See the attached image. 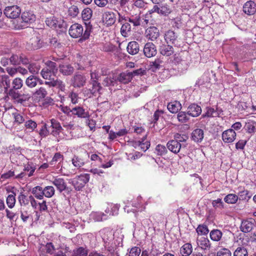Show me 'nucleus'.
<instances>
[{"label": "nucleus", "instance_id": "f257e3e1", "mask_svg": "<svg viewBox=\"0 0 256 256\" xmlns=\"http://www.w3.org/2000/svg\"><path fill=\"white\" fill-rule=\"evenodd\" d=\"M92 15V10L89 8H85L82 12V18L85 22L86 30L84 33L83 38L84 39H88L92 28L90 20Z\"/></svg>", "mask_w": 256, "mask_h": 256}, {"label": "nucleus", "instance_id": "f03ea898", "mask_svg": "<svg viewBox=\"0 0 256 256\" xmlns=\"http://www.w3.org/2000/svg\"><path fill=\"white\" fill-rule=\"evenodd\" d=\"M90 180V174H86L76 176L72 180L71 184L74 186L75 190H82L86 184Z\"/></svg>", "mask_w": 256, "mask_h": 256}, {"label": "nucleus", "instance_id": "7ed1b4c3", "mask_svg": "<svg viewBox=\"0 0 256 256\" xmlns=\"http://www.w3.org/2000/svg\"><path fill=\"white\" fill-rule=\"evenodd\" d=\"M46 23L49 27L54 29H60L62 32L66 29V24L64 20L61 19L58 20L54 16L47 18Z\"/></svg>", "mask_w": 256, "mask_h": 256}, {"label": "nucleus", "instance_id": "20e7f679", "mask_svg": "<svg viewBox=\"0 0 256 256\" xmlns=\"http://www.w3.org/2000/svg\"><path fill=\"white\" fill-rule=\"evenodd\" d=\"M42 44L40 34H34L27 42L26 48L28 50H36L42 47Z\"/></svg>", "mask_w": 256, "mask_h": 256}, {"label": "nucleus", "instance_id": "39448f33", "mask_svg": "<svg viewBox=\"0 0 256 256\" xmlns=\"http://www.w3.org/2000/svg\"><path fill=\"white\" fill-rule=\"evenodd\" d=\"M4 13L7 18L14 19L20 16L21 9L18 6H8L6 7Z\"/></svg>", "mask_w": 256, "mask_h": 256}, {"label": "nucleus", "instance_id": "423d86ee", "mask_svg": "<svg viewBox=\"0 0 256 256\" xmlns=\"http://www.w3.org/2000/svg\"><path fill=\"white\" fill-rule=\"evenodd\" d=\"M86 81L84 75L80 74H75L71 78V85L76 88H80L84 86Z\"/></svg>", "mask_w": 256, "mask_h": 256}, {"label": "nucleus", "instance_id": "0eeeda50", "mask_svg": "<svg viewBox=\"0 0 256 256\" xmlns=\"http://www.w3.org/2000/svg\"><path fill=\"white\" fill-rule=\"evenodd\" d=\"M83 32L82 26L77 23L72 24L69 29V34L72 37L77 38L82 36V39L86 40L83 38Z\"/></svg>", "mask_w": 256, "mask_h": 256}, {"label": "nucleus", "instance_id": "6e6552de", "mask_svg": "<svg viewBox=\"0 0 256 256\" xmlns=\"http://www.w3.org/2000/svg\"><path fill=\"white\" fill-rule=\"evenodd\" d=\"M116 19V15L112 12L106 11L102 15V20L108 26L114 24Z\"/></svg>", "mask_w": 256, "mask_h": 256}, {"label": "nucleus", "instance_id": "1a4fd4ad", "mask_svg": "<svg viewBox=\"0 0 256 256\" xmlns=\"http://www.w3.org/2000/svg\"><path fill=\"white\" fill-rule=\"evenodd\" d=\"M144 54L148 58L154 56L157 54L156 46L152 42H147L144 48Z\"/></svg>", "mask_w": 256, "mask_h": 256}, {"label": "nucleus", "instance_id": "9d476101", "mask_svg": "<svg viewBox=\"0 0 256 256\" xmlns=\"http://www.w3.org/2000/svg\"><path fill=\"white\" fill-rule=\"evenodd\" d=\"M187 114L192 117H197L202 113V108L198 104L193 103L189 105L187 108Z\"/></svg>", "mask_w": 256, "mask_h": 256}, {"label": "nucleus", "instance_id": "9b49d317", "mask_svg": "<svg viewBox=\"0 0 256 256\" xmlns=\"http://www.w3.org/2000/svg\"><path fill=\"white\" fill-rule=\"evenodd\" d=\"M178 34L174 31L169 30L166 32L164 35L166 42L168 44H172L174 46L178 45Z\"/></svg>", "mask_w": 256, "mask_h": 256}, {"label": "nucleus", "instance_id": "f8f14e48", "mask_svg": "<svg viewBox=\"0 0 256 256\" xmlns=\"http://www.w3.org/2000/svg\"><path fill=\"white\" fill-rule=\"evenodd\" d=\"M236 138V133L232 128L227 130L222 134V139L224 142L231 143Z\"/></svg>", "mask_w": 256, "mask_h": 256}, {"label": "nucleus", "instance_id": "ddd939ff", "mask_svg": "<svg viewBox=\"0 0 256 256\" xmlns=\"http://www.w3.org/2000/svg\"><path fill=\"white\" fill-rule=\"evenodd\" d=\"M167 148L174 154H178L180 152L182 146L186 147V145H182L180 143L174 140L168 141L166 144Z\"/></svg>", "mask_w": 256, "mask_h": 256}, {"label": "nucleus", "instance_id": "4468645a", "mask_svg": "<svg viewBox=\"0 0 256 256\" xmlns=\"http://www.w3.org/2000/svg\"><path fill=\"white\" fill-rule=\"evenodd\" d=\"M242 8L244 12L251 16L256 12V4L254 1L248 0L244 4Z\"/></svg>", "mask_w": 256, "mask_h": 256}, {"label": "nucleus", "instance_id": "2eb2a0df", "mask_svg": "<svg viewBox=\"0 0 256 256\" xmlns=\"http://www.w3.org/2000/svg\"><path fill=\"white\" fill-rule=\"evenodd\" d=\"M21 18L22 22L30 24L36 21V16L32 11L26 10L22 14Z\"/></svg>", "mask_w": 256, "mask_h": 256}, {"label": "nucleus", "instance_id": "dca6fc26", "mask_svg": "<svg viewBox=\"0 0 256 256\" xmlns=\"http://www.w3.org/2000/svg\"><path fill=\"white\" fill-rule=\"evenodd\" d=\"M58 70L63 76H68L72 75L74 71V68L70 64H62L58 66Z\"/></svg>", "mask_w": 256, "mask_h": 256}, {"label": "nucleus", "instance_id": "f3484780", "mask_svg": "<svg viewBox=\"0 0 256 256\" xmlns=\"http://www.w3.org/2000/svg\"><path fill=\"white\" fill-rule=\"evenodd\" d=\"M23 86L22 80L19 78H16L14 79L12 82V87L9 90L8 96L13 94V92H16L18 90L21 88Z\"/></svg>", "mask_w": 256, "mask_h": 256}, {"label": "nucleus", "instance_id": "a211bd4d", "mask_svg": "<svg viewBox=\"0 0 256 256\" xmlns=\"http://www.w3.org/2000/svg\"><path fill=\"white\" fill-rule=\"evenodd\" d=\"M159 51L161 54L164 56H169L174 52V49L172 46L168 43L162 44L159 48Z\"/></svg>", "mask_w": 256, "mask_h": 256}, {"label": "nucleus", "instance_id": "6ab92c4d", "mask_svg": "<svg viewBox=\"0 0 256 256\" xmlns=\"http://www.w3.org/2000/svg\"><path fill=\"white\" fill-rule=\"evenodd\" d=\"M146 38L154 41L157 39L160 36V32L158 29L155 26H150L146 31Z\"/></svg>", "mask_w": 256, "mask_h": 256}, {"label": "nucleus", "instance_id": "aec40b11", "mask_svg": "<svg viewBox=\"0 0 256 256\" xmlns=\"http://www.w3.org/2000/svg\"><path fill=\"white\" fill-rule=\"evenodd\" d=\"M10 97L18 103L22 104L28 100L30 96L28 94H20L18 92H13V94L10 96Z\"/></svg>", "mask_w": 256, "mask_h": 256}, {"label": "nucleus", "instance_id": "412c9836", "mask_svg": "<svg viewBox=\"0 0 256 256\" xmlns=\"http://www.w3.org/2000/svg\"><path fill=\"white\" fill-rule=\"evenodd\" d=\"M76 116L78 118H89L88 112H86L85 110L81 106H76L72 108V116Z\"/></svg>", "mask_w": 256, "mask_h": 256}, {"label": "nucleus", "instance_id": "4be33fe9", "mask_svg": "<svg viewBox=\"0 0 256 256\" xmlns=\"http://www.w3.org/2000/svg\"><path fill=\"white\" fill-rule=\"evenodd\" d=\"M52 182L60 193L68 188L66 184L62 178H56Z\"/></svg>", "mask_w": 256, "mask_h": 256}, {"label": "nucleus", "instance_id": "5701e85b", "mask_svg": "<svg viewBox=\"0 0 256 256\" xmlns=\"http://www.w3.org/2000/svg\"><path fill=\"white\" fill-rule=\"evenodd\" d=\"M12 82L8 76L4 74L1 76L0 82H1L4 86V92L8 96L9 90L11 88Z\"/></svg>", "mask_w": 256, "mask_h": 256}, {"label": "nucleus", "instance_id": "b1692460", "mask_svg": "<svg viewBox=\"0 0 256 256\" xmlns=\"http://www.w3.org/2000/svg\"><path fill=\"white\" fill-rule=\"evenodd\" d=\"M50 126L52 128L53 130L50 132V134L54 136H56L59 135L60 133L63 130L60 123L54 119L50 120Z\"/></svg>", "mask_w": 256, "mask_h": 256}, {"label": "nucleus", "instance_id": "393cba45", "mask_svg": "<svg viewBox=\"0 0 256 256\" xmlns=\"http://www.w3.org/2000/svg\"><path fill=\"white\" fill-rule=\"evenodd\" d=\"M253 221L252 219L242 221L240 227L241 231L245 233L250 232L254 226Z\"/></svg>", "mask_w": 256, "mask_h": 256}, {"label": "nucleus", "instance_id": "a878e982", "mask_svg": "<svg viewBox=\"0 0 256 256\" xmlns=\"http://www.w3.org/2000/svg\"><path fill=\"white\" fill-rule=\"evenodd\" d=\"M36 168L34 166H32L30 164H28L25 165L24 172H22L20 174H18L15 176V178L19 179V178H22L24 176H26V172H28L29 173L28 174V177L31 176L33 175V174L34 172L35 171Z\"/></svg>", "mask_w": 256, "mask_h": 256}, {"label": "nucleus", "instance_id": "bb28decb", "mask_svg": "<svg viewBox=\"0 0 256 256\" xmlns=\"http://www.w3.org/2000/svg\"><path fill=\"white\" fill-rule=\"evenodd\" d=\"M204 137V132L202 129L196 128L192 133V138L196 142H200Z\"/></svg>", "mask_w": 256, "mask_h": 256}, {"label": "nucleus", "instance_id": "cd10ccee", "mask_svg": "<svg viewBox=\"0 0 256 256\" xmlns=\"http://www.w3.org/2000/svg\"><path fill=\"white\" fill-rule=\"evenodd\" d=\"M128 54L134 55L138 54L140 50L139 44L136 41H132L128 42L126 48Z\"/></svg>", "mask_w": 256, "mask_h": 256}, {"label": "nucleus", "instance_id": "c85d7f7f", "mask_svg": "<svg viewBox=\"0 0 256 256\" xmlns=\"http://www.w3.org/2000/svg\"><path fill=\"white\" fill-rule=\"evenodd\" d=\"M168 109L172 113H176L182 108L181 104L178 101L170 102L168 104Z\"/></svg>", "mask_w": 256, "mask_h": 256}, {"label": "nucleus", "instance_id": "c756f323", "mask_svg": "<svg viewBox=\"0 0 256 256\" xmlns=\"http://www.w3.org/2000/svg\"><path fill=\"white\" fill-rule=\"evenodd\" d=\"M132 79V74L129 72L121 73L118 78V80L123 84L128 83Z\"/></svg>", "mask_w": 256, "mask_h": 256}, {"label": "nucleus", "instance_id": "7c9ffc66", "mask_svg": "<svg viewBox=\"0 0 256 256\" xmlns=\"http://www.w3.org/2000/svg\"><path fill=\"white\" fill-rule=\"evenodd\" d=\"M206 112L202 116V118H216L218 116V111L215 110V109L211 107L206 108Z\"/></svg>", "mask_w": 256, "mask_h": 256}, {"label": "nucleus", "instance_id": "2f4dec72", "mask_svg": "<svg viewBox=\"0 0 256 256\" xmlns=\"http://www.w3.org/2000/svg\"><path fill=\"white\" fill-rule=\"evenodd\" d=\"M146 138V135L142 138V140H139L135 142L136 146H138L144 152H146L150 146V142L148 141L144 142Z\"/></svg>", "mask_w": 256, "mask_h": 256}, {"label": "nucleus", "instance_id": "473e14b6", "mask_svg": "<svg viewBox=\"0 0 256 256\" xmlns=\"http://www.w3.org/2000/svg\"><path fill=\"white\" fill-rule=\"evenodd\" d=\"M39 78L33 75L28 76L26 80V85L30 88H33L36 86Z\"/></svg>", "mask_w": 256, "mask_h": 256}, {"label": "nucleus", "instance_id": "72a5a7b5", "mask_svg": "<svg viewBox=\"0 0 256 256\" xmlns=\"http://www.w3.org/2000/svg\"><path fill=\"white\" fill-rule=\"evenodd\" d=\"M130 24L128 22H124L120 28L122 35L124 37H127L130 34Z\"/></svg>", "mask_w": 256, "mask_h": 256}, {"label": "nucleus", "instance_id": "f704fd0d", "mask_svg": "<svg viewBox=\"0 0 256 256\" xmlns=\"http://www.w3.org/2000/svg\"><path fill=\"white\" fill-rule=\"evenodd\" d=\"M88 250L80 246L73 250L72 256H87Z\"/></svg>", "mask_w": 256, "mask_h": 256}, {"label": "nucleus", "instance_id": "c9c22d12", "mask_svg": "<svg viewBox=\"0 0 256 256\" xmlns=\"http://www.w3.org/2000/svg\"><path fill=\"white\" fill-rule=\"evenodd\" d=\"M162 62V60L159 58H156L154 61L150 62V70L153 72H156L157 70L160 69L161 67L160 64Z\"/></svg>", "mask_w": 256, "mask_h": 256}, {"label": "nucleus", "instance_id": "e433bc0d", "mask_svg": "<svg viewBox=\"0 0 256 256\" xmlns=\"http://www.w3.org/2000/svg\"><path fill=\"white\" fill-rule=\"evenodd\" d=\"M222 234L219 230H213L210 232V238L212 240L216 242L220 240L222 238Z\"/></svg>", "mask_w": 256, "mask_h": 256}, {"label": "nucleus", "instance_id": "4c0bfd02", "mask_svg": "<svg viewBox=\"0 0 256 256\" xmlns=\"http://www.w3.org/2000/svg\"><path fill=\"white\" fill-rule=\"evenodd\" d=\"M192 251V246L190 244L186 243L182 246L180 248V253L182 254H185V256H188L190 255Z\"/></svg>", "mask_w": 256, "mask_h": 256}, {"label": "nucleus", "instance_id": "58836bf2", "mask_svg": "<svg viewBox=\"0 0 256 256\" xmlns=\"http://www.w3.org/2000/svg\"><path fill=\"white\" fill-rule=\"evenodd\" d=\"M32 192L36 198L39 200L43 198V188L41 186H35L32 188Z\"/></svg>", "mask_w": 256, "mask_h": 256}, {"label": "nucleus", "instance_id": "ea45409f", "mask_svg": "<svg viewBox=\"0 0 256 256\" xmlns=\"http://www.w3.org/2000/svg\"><path fill=\"white\" fill-rule=\"evenodd\" d=\"M238 196L240 200L248 201L251 198L252 194L248 190H244L240 192Z\"/></svg>", "mask_w": 256, "mask_h": 256}, {"label": "nucleus", "instance_id": "a19ab883", "mask_svg": "<svg viewBox=\"0 0 256 256\" xmlns=\"http://www.w3.org/2000/svg\"><path fill=\"white\" fill-rule=\"evenodd\" d=\"M238 200V196L235 194H230L224 198V201L228 204H234Z\"/></svg>", "mask_w": 256, "mask_h": 256}, {"label": "nucleus", "instance_id": "79ce46f5", "mask_svg": "<svg viewBox=\"0 0 256 256\" xmlns=\"http://www.w3.org/2000/svg\"><path fill=\"white\" fill-rule=\"evenodd\" d=\"M12 194H9L6 200V204L10 208L14 207L16 202L15 198L16 194L14 192H12Z\"/></svg>", "mask_w": 256, "mask_h": 256}, {"label": "nucleus", "instance_id": "37998d69", "mask_svg": "<svg viewBox=\"0 0 256 256\" xmlns=\"http://www.w3.org/2000/svg\"><path fill=\"white\" fill-rule=\"evenodd\" d=\"M55 192V190L52 186H46L43 188V194L46 197L50 198H52Z\"/></svg>", "mask_w": 256, "mask_h": 256}, {"label": "nucleus", "instance_id": "c03bdc74", "mask_svg": "<svg viewBox=\"0 0 256 256\" xmlns=\"http://www.w3.org/2000/svg\"><path fill=\"white\" fill-rule=\"evenodd\" d=\"M46 65L48 68H50V70H51L54 76H56L58 73V68L57 64L55 62L51 60H48L46 62Z\"/></svg>", "mask_w": 256, "mask_h": 256}, {"label": "nucleus", "instance_id": "a18cd8bd", "mask_svg": "<svg viewBox=\"0 0 256 256\" xmlns=\"http://www.w3.org/2000/svg\"><path fill=\"white\" fill-rule=\"evenodd\" d=\"M178 120L182 123H185L190 120L189 116L187 114V112H179L177 114Z\"/></svg>", "mask_w": 256, "mask_h": 256}, {"label": "nucleus", "instance_id": "49530a36", "mask_svg": "<svg viewBox=\"0 0 256 256\" xmlns=\"http://www.w3.org/2000/svg\"><path fill=\"white\" fill-rule=\"evenodd\" d=\"M198 244L202 250H206L210 247V242L208 238H202L198 240Z\"/></svg>", "mask_w": 256, "mask_h": 256}, {"label": "nucleus", "instance_id": "de8ad7c7", "mask_svg": "<svg viewBox=\"0 0 256 256\" xmlns=\"http://www.w3.org/2000/svg\"><path fill=\"white\" fill-rule=\"evenodd\" d=\"M158 6V14L167 16L170 13V8L167 4H159Z\"/></svg>", "mask_w": 256, "mask_h": 256}, {"label": "nucleus", "instance_id": "09e8293b", "mask_svg": "<svg viewBox=\"0 0 256 256\" xmlns=\"http://www.w3.org/2000/svg\"><path fill=\"white\" fill-rule=\"evenodd\" d=\"M34 94L38 98L42 99L48 95V92L44 88L40 87L34 92Z\"/></svg>", "mask_w": 256, "mask_h": 256}, {"label": "nucleus", "instance_id": "8fccbe9b", "mask_svg": "<svg viewBox=\"0 0 256 256\" xmlns=\"http://www.w3.org/2000/svg\"><path fill=\"white\" fill-rule=\"evenodd\" d=\"M90 84H92V88L90 89V92L94 94L96 92H98L100 94V90L102 88V87L100 86V83L98 82L97 81L93 80V82H90Z\"/></svg>", "mask_w": 256, "mask_h": 256}, {"label": "nucleus", "instance_id": "3c124183", "mask_svg": "<svg viewBox=\"0 0 256 256\" xmlns=\"http://www.w3.org/2000/svg\"><path fill=\"white\" fill-rule=\"evenodd\" d=\"M234 256H248V252L244 247L238 246L234 250Z\"/></svg>", "mask_w": 256, "mask_h": 256}, {"label": "nucleus", "instance_id": "603ef678", "mask_svg": "<svg viewBox=\"0 0 256 256\" xmlns=\"http://www.w3.org/2000/svg\"><path fill=\"white\" fill-rule=\"evenodd\" d=\"M18 200L21 206H26L30 202L29 196L27 197L22 192H20L18 196Z\"/></svg>", "mask_w": 256, "mask_h": 256}, {"label": "nucleus", "instance_id": "864d4df0", "mask_svg": "<svg viewBox=\"0 0 256 256\" xmlns=\"http://www.w3.org/2000/svg\"><path fill=\"white\" fill-rule=\"evenodd\" d=\"M28 68L31 74H34L38 73L40 66L36 63H30L28 65Z\"/></svg>", "mask_w": 256, "mask_h": 256}, {"label": "nucleus", "instance_id": "5fc2aeb1", "mask_svg": "<svg viewBox=\"0 0 256 256\" xmlns=\"http://www.w3.org/2000/svg\"><path fill=\"white\" fill-rule=\"evenodd\" d=\"M128 21L131 22L135 26H140L142 23V20L140 16H136L128 18Z\"/></svg>", "mask_w": 256, "mask_h": 256}, {"label": "nucleus", "instance_id": "6e6d98bb", "mask_svg": "<svg viewBox=\"0 0 256 256\" xmlns=\"http://www.w3.org/2000/svg\"><path fill=\"white\" fill-rule=\"evenodd\" d=\"M12 116L14 119V122L18 125L22 124L24 122V118L22 114L18 112L12 113Z\"/></svg>", "mask_w": 256, "mask_h": 256}, {"label": "nucleus", "instance_id": "4d7b16f0", "mask_svg": "<svg viewBox=\"0 0 256 256\" xmlns=\"http://www.w3.org/2000/svg\"><path fill=\"white\" fill-rule=\"evenodd\" d=\"M72 163L76 168H80L84 164L83 160L76 156H74L72 158Z\"/></svg>", "mask_w": 256, "mask_h": 256}, {"label": "nucleus", "instance_id": "13d9d810", "mask_svg": "<svg viewBox=\"0 0 256 256\" xmlns=\"http://www.w3.org/2000/svg\"><path fill=\"white\" fill-rule=\"evenodd\" d=\"M24 126L27 129H29L32 132L36 128L37 124L34 121L29 120L25 122Z\"/></svg>", "mask_w": 256, "mask_h": 256}, {"label": "nucleus", "instance_id": "bf43d9fd", "mask_svg": "<svg viewBox=\"0 0 256 256\" xmlns=\"http://www.w3.org/2000/svg\"><path fill=\"white\" fill-rule=\"evenodd\" d=\"M208 232V226L204 224L199 225L196 228V232L198 234L206 235Z\"/></svg>", "mask_w": 256, "mask_h": 256}, {"label": "nucleus", "instance_id": "052dcab7", "mask_svg": "<svg viewBox=\"0 0 256 256\" xmlns=\"http://www.w3.org/2000/svg\"><path fill=\"white\" fill-rule=\"evenodd\" d=\"M188 139V136L186 134H181L179 133H176L174 135V140L180 142H185Z\"/></svg>", "mask_w": 256, "mask_h": 256}, {"label": "nucleus", "instance_id": "680f3d73", "mask_svg": "<svg viewBox=\"0 0 256 256\" xmlns=\"http://www.w3.org/2000/svg\"><path fill=\"white\" fill-rule=\"evenodd\" d=\"M156 150L157 154L160 156H162L167 153V148L164 145L158 144L156 148Z\"/></svg>", "mask_w": 256, "mask_h": 256}, {"label": "nucleus", "instance_id": "e2e57ef3", "mask_svg": "<svg viewBox=\"0 0 256 256\" xmlns=\"http://www.w3.org/2000/svg\"><path fill=\"white\" fill-rule=\"evenodd\" d=\"M20 54H12L10 58V60L11 64L18 66L20 64Z\"/></svg>", "mask_w": 256, "mask_h": 256}, {"label": "nucleus", "instance_id": "0e129e2a", "mask_svg": "<svg viewBox=\"0 0 256 256\" xmlns=\"http://www.w3.org/2000/svg\"><path fill=\"white\" fill-rule=\"evenodd\" d=\"M68 14L72 17H76L79 13V10L77 6L73 5L69 8Z\"/></svg>", "mask_w": 256, "mask_h": 256}, {"label": "nucleus", "instance_id": "69168bd1", "mask_svg": "<svg viewBox=\"0 0 256 256\" xmlns=\"http://www.w3.org/2000/svg\"><path fill=\"white\" fill-rule=\"evenodd\" d=\"M212 205L215 208H219L222 209L224 208V203L221 198H218L216 200H214L212 202Z\"/></svg>", "mask_w": 256, "mask_h": 256}, {"label": "nucleus", "instance_id": "338daca9", "mask_svg": "<svg viewBox=\"0 0 256 256\" xmlns=\"http://www.w3.org/2000/svg\"><path fill=\"white\" fill-rule=\"evenodd\" d=\"M216 256H232V252L228 248H222L217 252Z\"/></svg>", "mask_w": 256, "mask_h": 256}, {"label": "nucleus", "instance_id": "774afa93", "mask_svg": "<svg viewBox=\"0 0 256 256\" xmlns=\"http://www.w3.org/2000/svg\"><path fill=\"white\" fill-rule=\"evenodd\" d=\"M30 214L27 210L24 208H21L20 209V218L24 222H26L30 218Z\"/></svg>", "mask_w": 256, "mask_h": 256}]
</instances>
